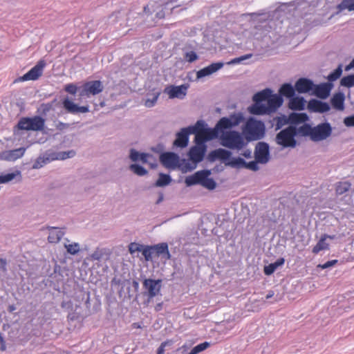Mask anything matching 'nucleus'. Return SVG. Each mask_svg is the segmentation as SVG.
<instances>
[{"mask_svg":"<svg viewBox=\"0 0 354 354\" xmlns=\"http://www.w3.org/2000/svg\"><path fill=\"white\" fill-rule=\"evenodd\" d=\"M244 121L242 113L232 114L229 117H223L216 123L213 129H204L199 127L205 136L207 141L219 138L223 130L230 129L239 125Z\"/></svg>","mask_w":354,"mask_h":354,"instance_id":"1","label":"nucleus"},{"mask_svg":"<svg viewBox=\"0 0 354 354\" xmlns=\"http://www.w3.org/2000/svg\"><path fill=\"white\" fill-rule=\"evenodd\" d=\"M219 140L222 146L233 150L239 151L246 145L243 136L236 131L223 130Z\"/></svg>","mask_w":354,"mask_h":354,"instance_id":"2","label":"nucleus"},{"mask_svg":"<svg viewBox=\"0 0 354 354\" xmlns=\"http://www.w3.org/2000/svg\"><path fill=\"white\" fill-rule=\"evenodd\" d=\"M243 134L248 140H259L265 134L263 122L250 118L242 129Z\"/></svg>","mask_w":354,"mask_h":354,"instance_id":"3","label":"nucleus"},{"mask_svg":"<svg viewBox=\"0 0 354 354\" xmlns=\"http://www.w3.org/2000/svg\"><path fill=\"white\" fill-rule=\"evenodd\" d=\"M297 135V128L289 126L279 131L276 136V142L283 148H294L297 145L295 136Z\"/></svg>","mask_w":354,"mask_h":354,"instance_id":"4","label":"nucleus"},{"mask_svg":"<svg viewBox=\"0 0 354 354\" xmlns=\"http://www.w3.org/2000/svg\"><path fill=\"white\" fill-rule=\"evenodd\" d=\"M142 286L145 290L144 295L147 297V303L149 304L153 298L160 294L162 280L145 279Z\"/></svg>","mask_w":354,"mask_h":354,"instance_id":"5","label":"nucleus"},{"mask_svg":"<svg viewBox=\"0 0 354 354\" xmlns=\"http://www.w3.org/2000/svg\"><path fill=\"white\" fill-rule=\"evenodd\" d=\"M45 120L40 116H34L32 118H23L17 124L19 129L40 131L44 129Z\"/></svg>","mask_w":354,"mask_h":354,"instance_id":"6","label":"nucleus"},{"mask_svg":"<svg viewBox=\"0 0 354 354\" xmlns=\"http://www.w3.org/2000/svg\"><path fill=\"white\" fill-rule=\"evenodd\" d=\"M104 86L101 81L93 80L85 82L80 91L81 97L96 95L103 91Z\"/></svg>","mask_w":354,"mask_h":354,"instance_id":"7","label":"nucleus"},{"mask_svg":"<svg viewBox=\"0 0 354 354\" xmlns=\"http://www.w3.org/2000/svg\"><path fill=\"white\" fill-rule=\"evenodd\" d=\"M46 62L43 59L39 60L37 64L32 67L28 73L18 79L19 82L28 80H36L41 76L43 70L46 66Z\"/></svg>","mask_w":354,"mask_h":354,"instance_id":"8","label":"nucleus"},{"mask_svg":"<svg viewBox=\"0 0 354 354\" xmlns=\"http://www.w3.org/2000/svg\"><path fill=\"white\" fill-rule=\"evenodd\" d=\"M331 127L328 123H322L313 127L312 140L320 141L327 138L331 134Z\"/></svg>","mask_w":354,"mask_h":354,"instance_id":"9","label":"nucleus"},{"mask_svg":"<svg viewBox=\"0 0 354 354\" xmlns=\"http://www.w3.org/2000/svg\"><path fill=\"white\" fill-rule=\"evenodd\" d=\"M130 158L134 162L141 161L144 164H149L151 168L157 165L156 160L152 155L145 153H140L135 149L131 150Z\"/></svg>","mask_w":354,"mask_h":354,"instance_id":"10","label":"nucleus"},{"mask_svg":"<svg viewBox=\"0 0 354 354\" xmlns=\"http://www.w3.org/2000/svg\"><path fill=\"white\" fill-rule=\"evenodd\" d=\"M187 89L188 86L186 84L180 86L171 85L167 86L164 90V93H167L170 99H183L187 94Z\"/></svg>","mask_w":354,"mask_h":354,"instance_id":"11","label":"nucleus"},{"mask_svg":"<svg viewBox=\"0 0 354 354\" xmlns=\"http://www.w3.org/2000/svg\"><path fill=\"white\" fill-rule=\"evenodd\" d=\"M195 129L191 128V127L182 129L180 132L176 133V138L174 142V145L180 148L186 147L189 142V135L192 133L193 130H196Z\"/></svg>","mask_w":354,"mask_h":354,"instance_id":"12","label":"nucleus"},{"mask_svg":"<svg viewBox=\"0 0 354 354\" xmlns=\"http://www.w3.org/2000/svg\"><path fill=\"white\" fill-rule=\"evenodd\" d=\"M206 151L207 146L194 145L190 148L188 156L192 162L197 164L203 160Z\"/></svg>","mask_w":354,"mask_h":354,"instance_id":"13","label":"nucleus"},{"mask_svg":"<svg viewBox=\"0 0 354 354\" xmlns=\"http://www.w3.org/2000/svg\"><path fill=\"white\" fill-rule=\"evenodd\" d=\"M161 163L167 168H176L179 162V157L172 152L163 153L160 156Z\"/></svg>","mask_w":354,"mask_h":354,"instance_id":"14","label":"nucleus"},{"mask_svg":"<svg viewBox=\"0 0 354 354\" xmlns=\"http://www.w3.org/2000/svg\"><path fill=\"white\" fill-rule=\"evenodd\" d=\"M26 149L21 147L13 150H8L0 152V160L6 161H15L18 158H21Z\"/></svg>","mask_w":354,"mask_h":354,"instance_id":"15","label":"nucleus"},{"mask_svg":"<svg viewBox=\"0 0 354 354\" xmlns=\"http://www.w3.org/2000/svg\"><path fill=\"white\" fill-rule=\"evenodd\" d=\"M255 159L261 163H266L269 160V147L265 142H260L255 151Z\"/></svg>","mask_w":354,"mask_h":354,"instance_id":"16","label":"nucleus"},{"mask_svg":"<svg viewBox=\"0 0 354 354\" xmlns=\"http://www.w3.org/2000/svg\"><path fill=\"white\" fill-rule=\"evenodd\" d=\"M308 109L310 112L323 113L330 110V106L326 102L313 99L308 102Z\"/></svg>","mask_w":354,"mask_h":354,"instance_id":"17","label":"nucleus"},{"mask_svg":"<svg viewBox=\"0 0 354 354\" xmlns=\"http://www.w3.org/2000/svg\"><path fill=\"white\" fill-rule=\"evenodd\" d=\"M62 104L64 108L67 111V112L72 114H77L79 113H87L89 111L88 106H80L68 98L64 99L63 100Z\"/></svg>","mask_w":354,"mask_h":354,"instance_id":"18","label":"nucleus"},{"mask_svg":"<svg viewBox=\"0 0 354 354\" xmlns=\"http://www.w3.org/2000/svg\"><path fill=\"white\" fill-rule=\"evenodd\" d=\"M223 66V63L222 62L212 63L210 65L199 70L196 73V77L197 78L200 79L203 77L212 75V73L221 69Z\"/></svg>","mask_w":354,"mask_h":354,"instance_id":"19","label":"nucleus"},{"mask_svg":"<svg viewBox=\"0 0 354 354\" xmlns=\"http://www.w3.org/2000/svg\"><path fill=\"white\" fill-rule=\"evenodd\" d=\"M330 90L331 86L330 84L324 83L319 85L314 84L313 93L319 98L326 99L328 97Z\"/></svg>","mask_w":354,"mask_h":354,"instance_id":"20","label":"nucleus"},{"mask_svg":"<svg viewBox=\"0 0 354 354\" xmlns=\"http://www.w3.org/2000/svg\"><path fill=\"white\" fill-rule=\"evenodd\" d=\"M313 82L306 78H300L295 83V89L299 93H305L313 91Z\"/></svg>","mask_w":354,"mask_h":354,"instance_id":"21","label":"nucleus"},{"mask_svg":"<svg viewBox=\"0 0 354 354\" xmlns=\"http://www.w3.org/2000/svg\"><path fill=\"white\" fill-rule=\"evenodd\" d=\"M232 153L225 149H217L212 151L208 156L210 160L214 161L216 159L221 160H227L230 158Z\"/></svg>","mask_w":354,"mask_h":354,"instance_id":"22","label":"nucleus"},{"mask_svg":"<svg viewBox=\"0 0 354 354\" xmlns=\"http://www.w3.org/2000/svg\"><path fill=\"white\" fill-rule=\"evenodd\" d=\"M203 127V122L202 121H198L195 126L191 127V128H196L194 131H192V133H195V145H198L201 147L206 146L205 142L207 141L204 134L201 131V129L199 127Z\"/></svg>","mask_w":354,"mask_h":354,"instance_id":"23","label":"nucleus"},{"mask_svg":"<svg viewBox=\"0 0 354 354\" xmlns=\"http://www.w3.org/2000/svg\"><path fill=\"white\" fill-rule=\"evenodd\" d=\"M283 103V99L281 96L270 93V97H268L267 100L268 109L270 113L275 111Z\"/></svg>","mask_w":354,"mask_h":354,"instance_id":"24","label":"nucleus"},{"mask_svg":"<svg viewBox=\"0 0 354 354\" xmlns=\"http://www.w3.org/2000/svg\"><path fill=\"white\" fill-rule=\"evenodd\" d=\"M49 230V235L48 236V241L51 243H58L64 235V232L55 227H48Z\"/></svg>","mask_w":354,"mask_h":354,"instance_id":"25","label":"nucleus"},{"mask_svg":"<svg viewBox=\"0 0 354 354\" xmlns=\"http://www.w3.org/2000/svg\"><path fill=\"white\" fill-rule=\"evenodd\" d=\"M152 246L153 248L155 256L159 257L160 255H164L166 259H169L171 258V254L167 243H161Z\"/></svg>","mask_w":354,"mask_h":354,"instance_id":"26","label":"nucleus"},{"mask_svg":"<svg viewBox=\"0 0 354 354\" xmlns=\"http://www.w3.org/2000/svg\"><path fill=\"white\" fill-rule=\"evenodd\" d=\"M344 95L342 93H335L331 98V104L334 109L338 111H343L344 109Z\"/></svg>","mask_w":354,"mask_h":354,"instance_id":"27","label":"nucleus"},{"mask_svg":"<svg viewBox=\"0 0 354 354\" xmlns=\"http://www.w3.org/2000/svg\"><path fill=\"white\" fill-rule=\"evenodd\" d=\"M306 101L302 97H292L289 102V108L292 110L301 111L305 108Z\"/></svg>","mask_w":354,"mask_h":354,"instance_id":"28","label":"nucleus"},{"mask_svg":"<svg viewBox=\"0 0 354 354\" xmlns=\"http://www.w3.org/2000/svg\"><path fill=\"white\" fill-rule=\"evenodd\" d=\"M248 110L250 113L254 115L270 113L266 105L259 102H254V104L248 108Z\"/></svg>","mask_w":354,"mask_h":354,"instance_id":"29","label":"nucleus"},{"mask_svg":"<svg viewBox=\"0 0 354 354\" xmlns=\"http://www.w3.org/2000/svg\"><path fill=\"white\" fill-rule=\"evenodd\" d=\"M328 238L333 239L332 236H328L327 234H324L322 236L319 241L313 248L312 251L314 254H318L320 251L326 250L328 248V244L327 243H326V240Z\"/></svg>","mask_w":354,"mask_h":354,"instance_id":"30","label":"nucleus"},{"mask_svg":"<svg viewBox=\"0 0 354 354\" xmlns=\"http://www.w3.org/2000/svg\"><path fill=\"white\" fill-rule=\"evenodd\" d=\"M204 171H200L196 172L194 175L187 177L185 179V183L190 186L196 184H201V180L204 178Z\"/></svg>","mask_w":354,"mask_h":354,"instance_id":"31","label":"nucleus"},{"mask_svg":"<svg viewBox=\"0 0 354 354\" xmlns=\"http://www.w3.org/2000/svg\"><path fill=\"white\" fill-rule=\"evenodd\" d=\"M351 188V183L348 181H340L335 184V193L337 195H342Z\"/></svg>","mask_w":354,"mask_h":354,"instance_id":"32","label":"nucleus"},{"mask_svg":"<svg viewBox=\"0 0 354 354\" xmlns=\"http://www.w3.org/2000/svg\"><path fill=\"white\" fill-rule=\"evenodd\" d=\"M272 91L269 88L264 89L260 92H258L253 96V100L254 102L261 103L263 101H267L268 97H270Z\"/></svg>","mask_w":354,"mask_h":354,"instance_id":"33","label":"nucleus"},{"mask_svg":"<svg viewBox=\"0 0 354 354\" xmlns=\"http://www.w3.org/2000/svg\"><path fill=\"white\" fill-rule=\"evenodd\" d=\"M105 249L97 248L87 259L90 261H100L107 256Z\"/></svg>","mask_w":354,"mask_h":354,"instance_id":"34","label":"nucleus"},{"mask_svg":"<svg viewBox=\"0 0 354 354\" xmlns=\"http://www.w3.org/2000/svg\"><path fill=\"white\" fill-rule=\"evenodd\" d=\"M279 93L281 95L290 97L291 99L295 95V88L290 84H284L280 88Z\"/></svg>","mask_w":354,"mask_h":354,"instance_id":"35","label":"nucleus"},{"mask_svg":"<svg viewBox=\"0 0 354 354\" xmlns=\"http://www.w3.org/2000/svg\"><path fill=\"white\" fill-rule=\"evenodd\" d=\"M337 9L338 12L344 10L354 11V0H342V2L337 5Z\"/></svg>","mask_w":354,"mask_h":354,"instance_id":"36","label":"nucleus"},{"mask_svg":"<svg viewBox=\"0 0 354 354\" xmlns=\"http://www.w3.org/2000/svg\"><path fill=\"white\" fill-rule=\"evenodd\" d=\"M209 171H204V178L201 180V184L209 189H213L216 187V183L212 178H208Z\"/></svg>","mask_w":354,"mask_h":354,"instance_id":"37","label":"nucleus"},{"mask_svg":"<svg viewBox=\"0 0 354 354\" xmlns=\"http://www.w3.org/2000/svg\"><path fill=\"white\" fill-rule=\"evenodd\" d=\"M171 180V177L169 175L160 173L158 179L156 182V185L157 187L166 186L170 183Z\"/></svg>","mask_w":354,"mask_h":354,"instance_id":"38","label":"nucleus"},{"mask_svg":"<svg viewBox=\"0 0 354 354\" xmlns=\"http://www.w3.org/2000/svg\"><path fill=\"white\" fill-rule=\"evenodd\" d=\"M141 252L146 261H152V257L154 254L153 248L152 245L143 246Z\"/></svg>","mask_w":354,"mask_h":354,"instance_id":"39","label":"nucleus"},{"mask_svg":"<svg viewBox=\"0 0 354 354\" xmlns=\"http://www.w3.org/2000/svg\"><path fill=\"white\" fill-rule=\"evenodd\" d=\"M227 165L236 168H245L246 162L241 158H234L229 161Z\"/></svg>","mask_w":354,"mask_h":354,"instance_id":"40","label":"nucleus"},{"mask_svg":"<svg viewBox=\"0 0 354 354\" xmlns=\"http://www.w3.org/2000/svg\"><path fill=\"white\" fill-rule=\"evenodd\" d=\"M313 129V127H311L309 124H304L297 129V134L299 133L301 136H310V138H312Z\"/></svg>","mask_w":354,"mask_h":354,"instance_id":"41","label":"nucleus"},{"mask_svg":"<svg viewBox=\"0 0 354 354\" xmlns=\"http://www.w3.org/2000/svg\"><path fill=\"white\" fill-rule=\"evenodd\" d=\"M210 346V343L204 342L194 346L189 353V354H198L199 353L206 350Z\"/></svg>","mask_w":354,"mask_h":354,"instance_id":"42","label":"nucleus"},{"mask_svg":"<svg viewBox=\"0 0 354 354\" xmlns=\"http://www.w3.org/2000/svg\"><path fill=\"white\" fill-rule=\"evenodd\" d=\"M64 247L68 253L75 255L80 251V245L77 243H65Z\"/></svg>","mask_w":354,"mask_h":354,"instance_id":"43","label":"nucleus"},{"mask_svg":"<svg viewBox=\"0 0 354 354\" xmlns=\"http://www.w3.org/2000/svg\"><path fill=\"white\" fill-rule=\"evenodd\" d=\"M129 168L134 174L140 176L147 174V171L144 167L136 164L131 165Z\"/></svg>","mask_w":354,"mask_h":354,"instance_id":"44","label":"nucleus"},{"mask_svg":"<svg viewBox=\"0 0 354 354\" xmlns=\"http://www.w3.org/2000/svg\"><path fill=\"white\" fill-rule=\"evenodd\" d=\"M290 118L294 122H304L308 120V116L304 113H293L291 115Z\"/></svg>","mask_w":354,"mask_h":354,"instance_id":"45","label":"nucleus"},{"mask_svg":"<svg viewBox=\"0 0 354 354\" xmlns=\"http://www.w3.org/2000/svg\"><path fill=\"white\" fill-rule=\"evenodd\" d=\"M341 85L346 87H352L354 86V75H347L341 80Z\"/></svg>","mask_w":354,"mask_h":354,"instance_id":"46","label":"nucleus"},{"mask_svg":"<svg viewBox=\"0 0 354 354\" xmlns=\"http://www.w3.org/2000/svg\"><path fill=\"white\" fill-rule=\"evenodd\" d=\"M342 73V66L339 65L333 72L328 75V80L330 82H334L340 77Z\"/></svg>","mask_w":354,"mask_h":354,"instance_id":"47","label":"nucleus"},{"mask_svg":"<svg viewBox=\"0 0 354 354\" xmlns=\"http://www.w3.org/2000/svg\"><path fill=\"white\" fill-rule=\"evenodd\" d=\"M17 174H19V171H17V173H9L5 175H1L0 176V183H6L11 180H12Z\"/></svg>","mask_w":354,"mask_h":354,"instance_id":"48","label":"nucleus"},{"mask_svg":"<svg viewBox=\"0 0 354 354\" xmlns=\"http://www.w3.org/2000/svg\"><path fill=\"white\" fill-rule=\"evenodd\" d=\"M143 246L144 245L139 244V243H131L129 245V251L130 254H133L136 252H141Z\"/></svg>","mask_w":354,"mask_h":354,"instance_id":"49","label":"nucleus"},{"mask_svg":"<svg viewBox=\"0 0 354 354\" xmlns=\"http://www.w3.org/2000/svg\"><path fill=\"white\" fill-rule=\"evenodd\" d=\"M252 57V54H251V53L250 54H247V55L241 56L239 57L234 58V59H232L230 62H229L227 64H239V63H240L241 62H242L243 60H245V59L251 58Z\"/></svg>","mask_w":354,"mask_h":354,"instance_id":"50","label":"nucleus"},{"mask_svg":"<svg viewBox=\"0 0 354 354\" xmlns=\"http://www.w3.org/2000/svg\"><path fill=\"white\" fill-rule=\"evenodd\" d=\"M185 58L188 62L192 63L198 59V55L194 51H189L185 53Z\"/></svg>","mask_w":354,"mask_h":354,"instance_id":"51","label":"nucleus"},{"mask_svg":"<svg viewBox=\"0 0 354 354\" xmlns=\"http://www.w3.org/2000/svg\"><path fill=\"white\" fill-rule=\"evenodd\" d=\"M173 344L172 340H167L161 343L160 346L158 347L157 350L156 354H164L165 351V347L169 345H171Z\"/></svg>","mask_w":354,"mask_h":354,"instance_id":"52","label":"nucleus"},{"mask_svg":"<svg viewBox=\"0 0 354 354\" xmlns=\"http://www.w3.org/2000/svg\"><path fill=\"white\" fill-rule=\"evenodd\" d=\"M64 90L70 94L75 95L77 91V86L74 84H68L65 86Z\"/></svg>","mask_w":354,"mask_h":354,"instance_id":"53","label":"nucleus"},{"mask_svg":"<svg viewBox=\"0 0 354 354\" xmlns=\"http://www.w3.org/2000/svg\"><path fill=\"white\" fill-rule=\"evenodd\" d=\"M160 95V93H156L153 97V98L151 100V99H147L145 102V105L147 106V107H152L155 105V104L156 103L158 99V97Z\"/></svg>","mask_w":354,"mask_h":354,"instance_id":"54","label":"nucleus"},{"mask_svg":"<svg viewBox=\"0 0 354 354\" xmlns=\"http://www.w3.org/2000/svg\"><path fill=\"white\" fill-rule=\"evenodd\" d=\"M75 151L73 150L68 151H64V152L59 153V157H57V158L64 160L66 158L73 157L75 156Z\"/></svg>","mask_w":354,"mask_h":354,"instance_id":"55","label":"nucleus"},{"mask_svg":"<svg viewBox=\"0 0 354 354\" xmlns=\"http://www.w3.org/2000/svg\"><path fill=\"white\" fill-rule=\"evenodd\" d=\"M276 268L274 266V264L272 263L269 264L268 266H266L264 267L263 271L266 275H270L272 274L275 270Z\"/></svg>","mask_w":354,"mask_h":354,"instance_id":"56","label":"nucleus"},{"mask_svg":"<svg viewBox=\"0 0 354 354\" xmlns=\"http://www.w3.org/2000/svg\"><path fill=\"white\" fill-rule=\"evenodd\" d=\"M258 162H257V160L254 161L246 162V165H245V168L251 169L252 171H257L259 169V166L257 164Z\"/></svg>","mask_w":354,"mask_h":354,"instance_id":"57","label":"nucleus"},{"mask_svg":"<svg viewBox=\"0 0 354 354\" xmlns=\"http://www.w3.org/2000/svg\"><path fill=\"white\" fill-rule=\"evenodd\" d=\"M337 263V260H336V259L331 260V261H328L326 262L324 264L318 265V267L321 268L322 269H326V268H328L329 267H331V266L335 265Z\"/></svg>","mask_w":354,"mask_h":354,"instance_id":"58","label":"nucleus"},{"mask_svg":"<svg viewBox=\"0 0 354 354\" xmlns=\"http://www.w3.org/2000/svg\"><path fill=\"white\" fill-rule=\"evenodd\" d=\"M344 123L346 127H354V115L345 118Z\"/></svg>","mask_w":354,"mask_h":354,"instance_id":"59","label":"nucleus"},{"mask_svg":"<svg viewBox=\"0 0 354 354\" xmlns=\"http://www.w3.org/2000/svg\"><path fill=\"white\" fill-rule=\"evenodd\" d=\"M285 260L283 258L278 259L275 262L272 263L276 268L284 264Z\"/></svg>","mask_w":354,"mask_h":354,"instance_id":"60","label":"nucleus"},{"mask_svg":"<svg viewBox=\"0 0 354 354\" xmlns=\"http://www.w3.org/2000/svg\"><path fill=\"white\" fill-rule=\"evenodd\" d=\"M0 343H1L0 351H6V342L2 337H0Z\"/></svg>","mask_w":354,"mask_h":354,"instance_id":"61","label":"nucleus"},{"mask_svg":"<svg viewBox=\"0 0 354 354\" xmlns=\"http://www.w3.org/2000/svg\"><path fill=\"white\" fill-rule=\"evenodd\" d=\"M353 68H354V59L351 62V63L348 65L346 66L345 70L349 71Z\"/></svg>","mask_w":354,"mask_h":354,"instance_id":"62","label":"nucleus"},{"mask_svg":"<svg viewBox=\"0 0 354 354\" xmlns=\"http://www.w3.org/2000/svg\"><path fill=\"white\" fill-rule=\"evenodd\" d=\"M242 155H243L244 157L247 158H250V157H251V151H250V150H246V151H245L242 153Z\"/></svg>","mask_w":354,"mask_h":354,"instance_id":"63","label":"nucleus"},{"mask_svg":"<svg viewBox=\"0 0 354 354\" xmlns=\"http://www.w3.org/2000/svg\"><path fill=\"white\" fill-rule=\"evenodd\" d=\"M6 265V261L5 259H0V269L3 268L5 270V267Z\"/></svg>","mask_w":354,"mask_h":354,"instance_id":"64","label":"nucleus"}]
</instances>
